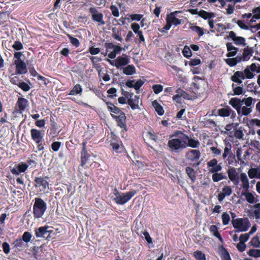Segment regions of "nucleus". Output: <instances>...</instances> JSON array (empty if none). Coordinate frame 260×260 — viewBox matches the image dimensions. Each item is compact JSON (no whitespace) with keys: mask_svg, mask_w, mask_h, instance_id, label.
<instances>
[{"mask_svg":"<svg viewBox=\"0 0 260 260\" xmlns=\"http://www.w3.org/2000/svg\"><path fill=\"white\" fill-rule=\"evenodd\" d=\"M228 37L232 39L236 45L246 46L245 38L243 37H237L235 32L233 31L229 32Z\"/></svg>","mask_w":260,"mask_h":260,"instance_id":"obj_17","label":"nucleus"},{"mask_svg":"<svg viewBox=\"0 0 260 260\" xmlns=\"http://www.w3.org/2000/svg\"><path fill=\"white\" fill-rule=\"evenodd\" d=\"M231 149V144L229 142L225 143V147L224 148V152L222 154V157L223 159H225L227 158L228 156L233 155Z\"/></svg>","mask_w":260,"mask_h":260,"instance_id":"obj_29","label":"nucleus"},{"mask_svg":"<svg viewBox=\"0 0 260 260\" xmlns=\"http://www.w3.org/2000/svg\"><path fill=\"white\" fill-rule=\"evenodd\" d=\"M222 108L217 110V115L221 117H228L230 115V112L232 110L231 107L227 105L226 103H224L220 105Z\"/></svg>","mask_w":260,"mask_h":260,"instance_id":"obj_15","label":"nucleus"},{"mask_svg":"<svg viewBox=\"0 0 260 260\" xmlns=\"http://www.w3.org/2000/svg\"><path fill=\"white\" fill-rule=\"evenodd\" d=\"M173 137H177V138L175 139H187L188 135L185 134L181 131H174L172 135L170 136V139H173Z\"/></svg>","mask_w":260,"mask_h":260,"instance_id":"obj_31","label":"nucleus"},{"mask_svg":"<svg viewBox=\"0 0 260 260\" xmlns=\"http://www.w3.org/2000/svg\"><path fill=\"white\" fill-rule=\"evenodd\" d=\"M109 9L111 10L112 15L116 17L119 16V9L116 5L110 6Z\"/></svg>","mask_w":260,"mask_h":260,"instance_id":"obj_59","label":"nucleus"},{"mask_svg":"<svg viewBox=\"0 0 260 260\" xmlns=\"http://www.w3.org/2000/svg\"><path fill=\"white\" fill-rule=\"evenodd\" d=\"M17 86L25 92H27L30 89L29 85L25 82H21Z\"/></svg>","mask_w":260,"mask_h":260,"instance_id":"obj_63","label":"nucleus"},{"mask_svg":"<svg viewBox=\"0 0 260 260\" xmlns=\"http://www.w3.org/2000/svg\"><path fill=\"white\" fill-rule=\"evenodd\" d=\"M201 156V152L198 149H191L185 154L186 159L191 161L198 160Z\"/></svg>","mask_w":260,"mask_h":260,"instance_id":"obj_16","label":"nucleus"},{"mask_svg":"<svg viewBox=\"0 0 260 260\" xmlns=\"http://www.w3.org/2000/svg\"><path fill=\"white\" fill-rule=\"evenodd\" d=\"M249 243L255 247H259L260 246L259 237L257 235L254 236L251 239Z\"/></svg>","mask_w":260,"mask_h":260,"instance_id":"obj_55","label":"nucleus"},{"mask_svg":"<svg viewBox=\"0 0 260 260\" xmlns=\"http://www.w3.org/2000/svg\"><path fill=\"white\" fill-rule=\"evenodd\" d=\"M233 136L237 139H243L244 136L243 128L242 127L235 128V130H234Z\"/></svg>","mask_w":260,"mask_h":260,"instance_id":"obj_32","label":"nucleus"},{"mask_svg":"<svg viewBox=\"0 0 260 260\" xmlns=\"http://www.w3.org/2000/svg\"><path fill=\"white\" fill-rule=\"evenodd\" d=\"M221 219H222V223L224 225L228 224L230 221V216L228 213L224 212L223 214L221 215Z\"/></svg>","mask_w":260,"mask_h":260,"instance_id":"obj_64","label":"nucleus"},{"mask_svg":"<svg viewBox=\"0 0 260 260\" xmlns=\"http://www.w3.org/2000/svg\"><path fill=\"white\" fill-rule=\"evenodd\" d=\"M152 105L154 108L157 114L159 116H161L164 114V110L163 107H161L160 104L157 102L156 100H154L152 103Z\"/></svg>","mask_w":260,"mask_h":260,"instance_id":"obj_28","label":"nucleus"},{"mask_svg":"<svg viewBox=\"0 0 260 260\" xmlns=\"http://www.w3.org/2000/svg\"><path fill=\"white\" fill-rule=\"evenodd\" d=\"M193 255L196 260H206L205 254L200 250H196Z\"/></svg>","mask_w":260,"mask_h":260,"instance_id":"obj_50","label":"nucleus"},{"mask_svg":"<svg viewBox=\"0 0 260 260\" xmlns=\"http://www.w3.org/2000/svg\"><path fill=\"white\" fill-rule=\"evenodd\" d=\"M182 53L183 54V56L187 58H189L192 55L190 48L187 46H185L184 47L183 50L182 51Z\"/></svg>","mask_w":260,"mask_h":260,"instance_id":"obj_53","label":"nucleus"},{"mask_svg":"<svg viewBox=\"0 0 260 260\" xmlns=\"http://www.w3.org/2000/svg\"><path fill=\"white\" fill-rule=\"evenodd\" d=\"M252 53V49L251 48H244L243 53V60L248 61L249 59V55H251Z\"/></svg>","mask_w":260,"mask_h":260,"instance_id":"obj_44","label":"nucleus"},{"mask_svg":"<svg viewBox=\"0 0 260 260\" xmlns=\"http://www.w3.org/2000/svg\"><path fill=\"white\" fill-rule=\"evenodd\" d=\"M199 17L204 20H210L215 17V14L213 12H208L204 10L200 11Z\"/></svg>","mask_w":260,"mask_h":260,"instance_id":"obj_27","label":"nucleus"},{"mask_svg":"<svg viewBox=\"0 0 260 260\" xmlns=\"http://www.w3.org/2000/svg\"><path fill=\"white\" fill-rule=\"evenodd\" d=\"M190 29L192 31L196 32L198 35L199 37H202L204 34V29L199 26H192L190 27Z\"/></svg>","mask_w":260,"mask_h":260,"instance_id":"obj_43","label":"nucleus"},{"mask_svg":"<svg viewBox=\"0 0 260 260\" xmlns=\"http://www.w3.org/2000/svg\"><path fill=\"white\" fill-rule=\"evenodd\" d=\"M232 222L234 228L237 229V231L239 232L247 231L250 226L248 219L236 218L233 219Z\"/></svg>","mask_w":260,"mask_h":260,"instance_id":"obj_5","label":"nucleus"},{"mask_svg":"<svg viewBox=\"0 0 260 260\" xmlns=\"http://www.w3.org/2000/svg\"><path fill=\"white\" fill-rule=\"evenodd\" d=\"M90 155L87 151H81V166L83 167H84L85 164L87 162Z\"/></svg>","mask_w":260,"mask_h":260,"instance_id":"obj_30","label":"nucleus"},{"mask_svg":"<svg viewBox=\"0 0 260 260\" xmlns=\"http://www.w3.org/2000/svg\"><path fill=\"white\" fill-rule=\"evenodd\" d=\"M24 241H22L20 239H16L15 242H13V245H14V247L19 250H21L22 249L24 248Z\"/></svg>","mask_w":260,"mask_h":260,"instance_id":"obj_46","label":"nucleus"},{"mask_svg":"<svg viewBox=\"0 0 260 260\" xmlns=\"http://www.w3.org/2000/svg\"><path fill=\"white\" fill-rule=\"evenodd\" d=\"M88 12L91 14V19L93 21L98 23L99 25H104L105 24L104 14L103 13L99 11L96 7L89 8Z\"/></svg>","mask_w":260,"mask_h":260,"instance_id":"obj_7","label":"nucleus"},{"mask_svg":"<svg viewBox=\"0 0 260 260\" xmlns=\"http://www.w3.org/2000/svg\"><path fill=\"white\" fill-rule=\"evenodd\" d=\"M252 72L248 68H245L243 72L237 71L234 73L233 75L231 76V79L234 83L240 84L242 83V80L244 79H252L254 77V75Z\"/></svg>","mask_w":260,"mask_h":260,"instance_id":"obj_4","label":"nucleus"},{"mask_svg":"<svg viewBox=\"0 0 260 260\" xmlns=\"http://www.w3.org/2000/svg\"><path fill=\"white\" fill-rule=\"evenodd\" d=\"M240 180L242 182V187L245 190H249V184L247 175L245 173H241Z\"/></svg>","mask_w":260,"mask_h":260,"instance_id":"obj_25","label":"nucleus"},{"mask_svg":"<svg viewBox=\"0 0 260 260\" xmlns=\"http://www.w3.org/2000/svg\"><path fill=\"white\" fill-rule=\"evenodd\" d=\"M112 37L115 40L121 42L123 38L121 37V34L119 31H116L115 29H112Z\"/></svg>","mask_w":260,"mask_h":260,"instance_id":"obj_54","label":"nucleus"},{"mask_svg":"<svg viewBox=\"0 0 260 260\" xmlns=\"http://www.w3.org/2000/svg\"><path fill=\"white\" fill-rule=\"evenodd\" d=\"M48 177H36L34 180V186L39 188L40 191H44L49 187Z\"/></svg>","mask_w":260,"mask_h":260,"instance_id":"obj_8","label":"nucleus"},{"mask_svg":"<svg viewBox=\"0 0 260 260\" xmlns=\"http://www.w3.org/2000/svg\"><path fill=\"white\" fill-rule=\"evenodd\" d=\"M28 168V165L25 162H20L13 167L11 170V172L13 175L19 176L20 174L24 173Z\"/></svg>","mask_w":260,"mask_h":260,"instance_id":"obj_14","label":"nucleus"},{"mask_svg":"<svg viewBox=\"0 0 260 260\" xmlns=\"http://www.w3.org/2000/svg\"><path fill=\"white\" fill-rule=\"evenodd\" d=\"M123 73L127 76H131L136 73V68L134 65H127L123 69Z\"/></svg>","mask_w":260,"mask_h":260,"instance_id":"obj_33","label":"nucleus"},{"mask_svg":"<svg viewBox=\"0 0 260 260\" xmlns=\"http://www.w3.org/2000/svg\"><path fill=\"white\" fill-rule=\"evenodd\" d=\"M112 117L116 122L117 126L122 129V132H127L128 128L126 124V116L125 115L120 116H116V115L111 114Z\"/></svg>","mask_w":260,"mask_h":260,"instance_id":"obj_11","label":"nucleus"},{"mask_svg":"<svg viewBox=\"0 0 260 260\" xmlns=\"http://www.w3.org/2000/svg\"><path fill=\"white\" fill-rule=\"evenodd\" d=\"M241 194L242 196L245 197V200L249 204H253L257 202V201L255 200L254 195L252 193L249 192L248 190H245L244 191L241 192Z\"/></svg>","mask_w":260,"mask_h":260,"instance_id":"obj_23","label":"nucleus"},{"mask_svg":"<svg viewBox=\"0 0 260 260\" xmlns=\"http://www.w3.org/2000/svg\"><path fill=\"white\" fill-rule=\"evenodd\" d=\"M49 226L48 225H45L41 226L39 228L36 229L35 235L37 238H45V235L50 232L48 231Z\"/></svg>","mask_w":260,"mask_h":260,"instance_id":"obj_22","label":"nucleus"},{"mask_svg":"<svg viewBox=\"0 0 260 260\" xmlns=\"http://www.w3.org/2000/svg\"><path fill=\"white\" fill-rule=\"evenodd\" d=\"M228 177L234 184L237 185L239 183V177L236 172L235 168H232L228 171Z\"/></svg>","mask_w":260,"mask_h":260,"instance_id":"obj_19","label":"nucleus"},{"mask_svg":"<svg viewBox=\"0 0 260 260\" xmlns=\"http://www.w3.org/2000/svg\"><path fill=\"white\" fill-rule=\"evenodd\" d=\"M252 112V108L251 107L244 106L241 107L240 108L239 112H237V114L241 116H248Z\"/></svg>","mask_w":260,"mask_h":260,"instance_id":"obj_37","label":"nucleus"},{"mask_svg":"<svg viewBox=\"0 0 260 260\" xmlns=\"http://www.w3.org/2000/svg\"><path fill=\"white\" fill-rule=\"evenodd\" d=\"M57 124L55 121H51V127H50L49 135L51 136H54L57 133Z\"/></svg>","mask_w":260,"mask_h":260,"instance_id":"obj_48","label":"nucleus"},{"mask_svg":"<svg viewBox=\"0 0 260 260\" xmlns=\"http://www.w3.org/2000/svg\"><path fill=\"white\" fill-rule=\"evenodd\" d=\"M248 177L251 179L254 178H260L259 170L257 168H251L248 170Z\"/></svg>","mask_w":260,"mask_h":260,"instance_id":"obj_34","label":"nucleus"},{"mask_svg":"<svg viewBox=\"0 0 260 260\" xmlns=\"http://www.w3.org/2000/svg\"><path fill=\"white\" fill-rule=\"evenodd\" d=\"M44 138H42L40 139H37V140H33L34 142H36L37 145V149L38 151H41L44 149Z\"/></svg>","mask_w":260,"mask_h":260,"instance_id":"obj_47","label":"nucleus"},{"mask_svg":"<svg viewBox=\"0 0 260 260\" xmlns=\"http://www.w3.org/2000/svg\"><path fill=\"white\" fill-rule=\"evenodd\" d=\"M32 235L28 232H25L22 236H21V240H22L25 243H28L31 239Z\"/></svg>","mask_w":260,"mask_h":260,"instance_id":"obj_51","label":"nucleus"},{"mask_svg":"<svg viewBox=\"0 0 260 260\" xmlns=\"http://www.w3.org/2000/svg\"><path fill=\"white\" fill-rule=\"evenodd\" d=\"M177 13V12L176 11L175 12H171L168 14L167 17V19H166L167 22H168L175 26L179 25L181 23V20L176 17L175 14Z\"/></svg>","mask_w":260,"mask_h":260,"instance_id":"obj_21","label":"nucleus"},{"mask_svg":"<svg viewBox=\"0 0 260 260\" xmlns=\"http://www.w3.org/2000/svg\"><path fill=\"white\" fill-rule=\"evenodd\" d=\"M168 147L172 152H180L187 148L185 139H170L168 142Z\"/></svg>","mask_w":260,"mask_h":260,"instance_id":"obj_3","label":"nucleus"},{"mask_svg":"<svg viewBox=\"0 0 260 260\" xmlns=\"http://www.w3.org/2000/svg\"><path fill=\"white\" fill-rule=\"evenodd\" d=\"M207 169L210 173H215L221 170L220 164L217 162L216 158H212L207 163Z\"/></svg>","mask_w":260,"mask_h":260,"instance_id":"obj_12","label":"nucleus"},{"mask_svg":"<svg viewBox=\"0 0 260 260\" xmlns=\"http://www.w3.org/2000/svg\"><path fill=\"white\" fill-rule=\"evenodd\" d=\"M147 136L149 139L155 142L159 141V138H158L157 135L153 131H148L147 133Z\"/></svg>","mask_w":260,"mask_h":260,"instance_id":"obj_57","label":"nucleus"},{"mask_svg":"<svg viewBox=\"0 0 260 260\" xmlns=\"http://www.w3.org/2000/svg\"><path fill=\"white\" fill-rule=\"evenodd\" d=\"M28 104L29 103L27 99L22 97L19 98L16 104V112L20 114H22L27 107H28Z\"/></svg>","mask_w":260,"mask_h":260,"instance_id":"obj_10","label":"nucleus"},{"mask_svg":"<svg viewBox=\"0 0 260 260\" xmlns=\"http://www.w3.org/2000/svg\"><path fill=\"white\" fill-rule=\"evenodd\" d=\"M252 12L254 13L253 18H255L256 20L260 19V6L253 9Z\"/></svg>","mask_w":260,"mask_h":260,"instance_id":"obj_62","label":"nucleus"},{"mask_svg":"<svg viewBox=\"0 0 260 260\" xmlns=\"http://www.w3.org/2000/svg\"><path fill=\"white\" fill-rule=\"evenodd\" d=\"M68 37L69 38V40L72 45H73L76 47H79L80 43L79 40L76 38L73 37L71 35L68 34Z\"/></svg>","mask_w":260,"mask_h":260,"instance_id":"obj_52","label":"nucleus"},{"mask_svg":"<svg viewBox=\"0 0 260 260\" xmlns=\"http://www.w3.org/2000/svg\"><path fill=\"white\" fill-rule=\"evenodd\" d=\"M229 104L235 109L237 112H239L240 108L242 106V101L237 97L232 98L229 100Z\"/></svg>","mask_w":260,"mask_h":260,"instance_id":"obj_18","label":"nucleus"},{"mask_svg":"<svg viewBox=\"0 0 260 260\" xmlns=\"http://www.w3.org/2000/svg\"><path fill=\"white\" fill-rule=\"evenodd\" d=\"M212 178L214 182H218L223 179H227V177L221 173H212Z\"/></svg>","mask_w":260,"mask_h":260,"instance_id":"obj_41","label":"nucleus"},{"mask_svg":"<svg viewBox=\"0 0 260 260\" xmlns=\"http://www.w3.org/2000/svg\"><path fill=\"white\" fill-rule=\"evenodd\" d=\"M238 126V123H231L225 125L224 129L225 131L229 132L230 134H232V132L231 131L232 129L237 128Z\"/></svg>","mask_w":260,"mask_h":260,"instance_id":"obj_56","label":"nucleus"},{"mask_svg":"<svg viewBox=\"0 0 260 260\" xmlns=\"http://www.w3.org/2000/svg\"><path fill=\"white\" fill-rule=\"evenodd\" d=\"M107 61L111 65L116 67V69H119L121 66H127L131 61L129 57L126 54H122V55L117 57L114 60H111L107 58Z\"/></svg>","mask_w":260,"mask_h":260,"instance_id":"obj_6","label":"nucleus"},{"mask_svg":"<svg viewBox=\"0 0 260 260\" xmlns=\"http://www.w3.org/2000/svg\"><path fill=\"white\" fill-rule=\"evenodd\" d=\"M232 90L233 91V95H240L243 93V87L240 86H236L234 83L232 85Z\"/></svg>","mask_w":260,"mask_h":260,"instance_id":"obj_42","label":"nucleus"},{"mask_svg":"<svg viewBox=\"0 0 260 260\" xmlns=\"http://www.w3.org/2000/svg\"><path fill=\"white\" fill-rule=\"evenodd\" d=\"M247 254L253 257H260V250L252 249L247 252Z\"/></svg>","mask_w":260,"mask_h":260,"instance_id":"obj_49","label":"nucleus"},{"mask_svg":"<svg viewBox=\"0 0 260 260\" xmlns=\"http://www.w3.org/2000/svg\"><path fill=\"white\" fill-rule=\"evenodd\" d=\"M113 194L115 196V198L113 199V201L117 205H124L137 194V190H131L126 193H121L118 191L116 188H115L113 190Z\"/></svg>","mask_w":260,"mask_h":260,"instance_id":"obj_2","label":"nucleus"},{"mask_svg":"<svg viewBox=\"0 0 260 260\" xmlns=\"http://www.w3.org/2000/svg\"><path fill=\"white\" fill-rule=\"evenodd\" d=\"M110 146L112 147V150L117 153H122L124 150V146L120 139L113 135L112 137V140L110 142Z\"/></svg>","mask_w":260,"mask_h":260,"instance_id":"obj_9","label":"nucleus"},{"mask_svg":"<svg viewBox=\"0 0 260 260\" xmlns=\"http://www.w3.org/2000/svg\"><path fill=\"white\" fill-rule=\"evenodd\" d=\"M140 96L135 95L133 98H128L127 100V104L130 106L133 110L136 109H140L139 106Z\"/></svg>","mask_w":260,"mask_h":260,"instance_id":"obj_20","label":"nucleus"},{"mask_svg":"<svg viewBox=\"0 0 260 260\" xmlns=\"http://www.w3.org/2000/svg\"><path fill=\"white\" fill-rule=\"evenodd\" d=\"M185 141L186 142L187 147L197 148H199L200 145V141L198 140L191 138L188 136L187 139H185Z\"/></svg>","mask_w":260,"mask_h":260,"instance_id":"obj_24","label":"nucleus"},{"mask_svg":"<svg viewBox=\"0 0 260 260\" xmlns=\"http://www.w3.org/2000/svg\"><path fill=\"white\" fill-rule=\"evenodd\" d=\"M152 90L155 94H158L163 90V85L160 84H155L152 85Z\"/></svg>","mask_w":260,"mask_h":260,"instance_id":"obj_60","label":"nucleus"},{"mask_svg":"<svg viewBox=\"0 0 260 260\" xmlns=\"http://www.w3.org/2000/svg\"><path fill=\"white\" fill-rule=\"evenodd\" d=\"M253 100L256 101L255 99H252L251 96H249L247 98H243L242 100H241L242 101H243V104H244L245 106H247V107H251L252 101Z\"/></svg>","mask_w":260,"mask_h":260,"instance_id":"obj_58","label":"nucleus"},{"mask_svg":"<svg viewBox=\"0 0 260 260\" xmlns=\"http://www.w3.org/2000/svg\"><path fill=\"white\" fill-rule=\"evenodd\" d=\"M220 258L221 260H232L228 250L223 246H220Z\"/></svg>","mask_w":260,"mask_h":260,"instance_id":"obj_40","label":"nucleus"},{"mask_svg":"<svg viewBox=\"0 0 260 260\" xmlns=\"http://www.w3.org/2000/svg\"><path fill=\"white\" fill-rule=\"evenodd\" d=\"M15 66V74L23 75L27 72V65L24 60L13 61Z\"/></svg>","mask_w":260,"mask_h":260,"instance_id":"obj_13","label":"nucleus"},{"mask_svg":"<svg viewBox=\"0 0 260 260\" xmlns=\"http://www.w3.org/2000/svg\"><path fill=\"white\" fill-rule=\"evenodd\" d=\"M106 104L107 105L108 110L111 114L119 113L121 111L119 107H116L111 102H106Z\"/></svg>","mask_w":260,"mask_h":260,"instance_id":"obj_39","label":"nucleus"},{"mask_svg":"<svg viewBox=\"0 0 260 260\" xmlns=\"http://www.w3.org/2000/svg\"><path fill=\"white\" fill-rule=\"evenodd\" d=\"M83 92V88L79 84H76L74 87H73L72 89L71 90L70 92L69 93V95H75L78 94H81Z\"/></svg>","mask_w":260,"mask_h":260,"instance_id":"obj_35","label":"nucleus"},{"mask_svg":"<svg viewBox=\"0 0 260 260\" xmlns=\"http://www.w3.org/2000/svg\"><path fill=\"white\" fill-rule=\"evenodd\" d=\"M47 209V204L41 198H35V203L32 206V214L35 219H40L44 214Z\"/></svg>","mask_w":260,"mask_h":260,"instance_id":"obj_1","label":"nucleus"},{"mask_svg":"<svg viewBox=\"0 0 260 260\" xmlns=\"http://www.w3.org/2000/svg\"><path fill=\"white\" fill-rule=\"evenodd\" d=\"M12 47L16 51H20L23 49V45L19 41H15L14 44L12 45Z\"/></svg>","mask_w":260,"mask_h":260,"instance_id":"obj_61","label":"nucleus"},{"mask_svg":"<svg viewBox=\"0 0 260 260\" xmlns=\"http://www.w3.org/2000/svg\"><path fill=\"white\" fill-rule=\"evenodd\" d=\"M30 135L32 140L44 138V134L41 131L36 128L31 129Z\"/></svg>","mask_w":260,"mask_h":260,"instance_id":"obj_26","label":"nucleus"},{"mask_svg":"<svg viewBox=\"0 0 260 260\" xmlns=\"http://www.w3.org/2000/svg\"><path fill=\"white\" fill-rule=\"evenodd\" d=\"M209 231L212 233L213 235L216 237L217 238L219 239L220 241L223 240V239L221 237L219 231H218V228L215 225H212L209 227Z\"/></svg>","mask_w":260,"mask_h":260,"instance_id":"obj_36","label":"nucleus"},{"mask_svg":"<svg viewBox=\"0 0 260 260\" xmlns=\"http://www.w3.org/2000/svg\"><path fill=\"white\" fill-rule=\"evenodd\" d=\"M185 172H186L188 177L190 178L192 182H194L196 180V172L194 170L190 167H187L185 168Z\"/></svg>","mask_w":260,"mask_h":260,"instance_id":"obj_38","label":"nucleus"},{"mask_svg":"<svg viewBox=\"0 0 260 260\" xmlns=\"http://www.w3.org/2000/svg\"><path fill=\"white\" fill-rule=\"evenodd\" d=\"M177 95L180 97H183L184 99L189 100V95L186 91L184 90L179 88L176 89V91Z\"/></svg>","mask_w":260,"mask_h":260,"instance_id":"obj_45","label":"nucleus"}]
</instances>
